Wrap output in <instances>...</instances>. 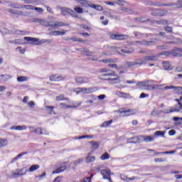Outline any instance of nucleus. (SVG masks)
Instances as JSON below:
<instances>
[{
	"mask_svg": "<svg viewBox=\"0 0 182 182\" xmlns=\"http://www.w3.org/2000/svg\"><path fill=\"white\" fill-rule=\"evenodd\" d=\"M166 32H168L170 33H173V27L171 26H166L165 27Z\"/></svg>",
	"mask_w": 182,
	"mask_h": 182,
	"instance_id": "nucleus-62",
	"label": "nucleus"
},
{
	"mask_svg": "<svg viewBox=\"0 0 182 182\" xmlns=\"http://www.w3.org/2000/svg\"><path fill=\"white\" fill-rule=\"evenodd\" d=\"M136 21L137 22H141L142 23L144 22H149V18H146V17H139V18H135Z\"/></svg>",
	"mask_w": 182,
	"mask_h": 182,
	"instance_id": "nucleus-43",
	"label": "nucleus"
},
{
	"mask_svg": "<svg viewBox=\"0 0 182 182\" xmlns=\"http://www.w3.org/2000/svg\"><path fill=\"white\" fill-rule=\"evenodd\" d=\"M36 133V134H42V129L40 127L36 128L35 130L31 131V133Z\"/></svg>",
	"mask_w": 182,
	"mask_h": 182,
	"instance_id": "nucleus-54",
	"label": "nucleus"
},
{
	"mask_svg": "<svg viewBox=\"0 0 182 182\" xmlns=\"http://www.w3.org/2000/svg\"><path fill=\"white\" fill-rule=\"evenodd\" d=\"M112 123H113V120H112V119L109 121L104 122L100 125V127H109L110 126V124H112Z\"/></svg>",
	"mask_w": 182,
	"mask_h": 182,
	"instance_id": "nucleus-41",
	"label": "nucleus"
},
{
	"mask_svg": "<svg viewBox=\"0 0 182 182\" xmlns=\"http://www.w3.org/2000/svg\"><path fill=\"white\" fill-rule=\"evenodd\" d=\"M157 42V39L152 38L150 41H136V43H141V45H146L147 46H151V45H154Z\"/></svg>",
	"mask_w": 182,
	"mask_h": 182,
	"instance_id": "nucleus-15",
	"label": "nucleus"
},
{
	"mask_svg": "<svg viewBox=\"0 0 182 182\" xmlns=\"http://www.w3.org/2000/svg\"><path fill=\"white\" fill-rule=\"evenodd\" d=\"M18 82H26L28 80V77L26 76H19L17 77Z\"/></svg>",
	"mask_w": 182,
	"mask_h": 182,
	"instance_id": "nucleus-49",
	"label": "nucleus"
},
{
	"mask_svg": "<svg viewBox=\"0 0 182 182\" xmlns=\"http://www.w3.org/2000/svg\"><path fill=\"white\" fill-rule=\"evenodd\" d=\"M9 43H13L14 45H19V43H21V40L15 39V40L9 41Z\"/></svg>",
	"mask_w": 182,
	"mask_h": 182,
	"instance_id": "nucleus-53",
	"label": "nucleus"
},
{
	"mask_svg": "<svg viewBox=\"0 0 182 182\" xmlns=\"http://www.w3.org/2000/svg\"><path fill=\"white\" fill-rule=\"evenodd\" d=\"M126 65L128 68H133V66H136L137 65H139V66H141V59H139V60H136V61H134V62H126Z\"/></svg>",
	"mask_w": 182,
	"mask_h": 182,
	"instance_id": "nucleus-18",
	"label": "nucleus"
},
{
	"mask_svg": "<svg viewBox=\"0 0 182 182\" xmlns=\"http://www.w3.org/2000/svg\"><path fill=\"white\" fill-rule=\"evenodd\" d=\"M50 80H51V82H60V80H65V77L58 75H53L50 76Z\"/></svg>",
	"mask_w": 182,
	"mask_h": 182,
	"instance_id": "nucleus-16",
	"label": "nucleus"
},
{
	"mask_svg": "<svg viewBox=\"0 0 182 182\" xmlns=\"http://www.w3.org/2000/svg\"><path fill=\"white\" fill-rule=\"evenodd\" d=\"M108 159H110V155H109L107 152H105L101 156V160H108Z\"/></svg>",
	"mask_w": 182,
	"mask_h": 182,
	"instance_id": "nucleus-50",
	"label": "nucleus"
},
{
	"mask_svg": "<svg viewBox=\"0 0 182 182\" xmlns=\"http://www.w3.org/2000/svg\"><path fill=\"white\" fill-rule=\"evenodd\" d=\"M150 60H157V55L145 56L141 59V65H146Z\"/></svg>",
	"mask_w": 182,
	"mask_h": 182,
	"instance_id": "nucleus-13",
	"label": "nucleus"
},
{
	"mask_svg": "<svg viewBox=\"0 0 182 182\" xmlns=\"http://www.w3.org/2000/svg\"><path fill=\"white\" fill-rule=\"evenodd\" d=\"M165 6H174L175 8H182V0H178L176 4H165Z\"/></svg>",
	"mask_w": 182,
	"mask_h": 182,
	"instance_id": "nucleus-23",
	"label": "nucleus"
},
{
	"mask_svg": "<svg viewBox=\"0 0 182 182\" xmlns=\"http://www.w3.org/2000/svg\"><path fill=\"white\" fill-rule=\"evenodd\" d=\"M122 117H126V116H130L132 114H136L135 109H127L119 111Z\"/></svg>",
	"mask_w": 182,
	"mask_h": 182,
	"instance_id": "nucleus-12",
	"label": "nucleus"
},
{
	"mask_svg": "<svg viewBox=\"0 0 182 182\" xmlns=\"http://www.w3.org/2000/svg\"><path fill=\"white\" fill-rule=\"evenodd\" d=\"M121 178L122 180H124L125 181H127V180H129V181H133V180H136V177L134 176L128 178L127 176H124V175H121Z\"/></svg>",
	"mask_w": 182,
	"mask_h": 182,
	"instance_id": "nucleus-44",
	"label": "nucleus"
},
{
	"mask_svg": "<svg viewBox=\"0 0 182 182\" xmlns=\"http://www.w3.org/2000/svg\"><path fill=\"white\" fill-rule=\"evenodd\" d=\"M90 6V8H92L93 9H95L96 11H103V7H102V6L100 5H97V4H92L88 5Z\"/></svg>",
	"mask_w": 182,
	"mask_h": 182,
	"instance_id": "nucleus-27",
	"label": "nucleus"
},
{
	"mask_svg": "<svg viewBox=\"0 0 182 182\" xmlns=\"http://www.w3.org/2000/svg\"><path fill=\"white\" fill-rule=\"evenodd\" d=\"M2 35H6V33H11V35H26L27 31L16 30V31H9L6 28H3L1 30Z\"/></svg>",
	"mask_w": 182,
	"mask_h": 182,
	"instance_id": "nucleus-3",
	"label": "nucleus"
},
{
	"mask_svg": "<svg viewBox=\"0 0 182 182\" xmlns=\"http://www.w3.org/2000/svg\"><path fill=\"white\" fill-rule=\"evenodd\" d=\"M25 4H31L32 5H38L39 2L38 0H23Z\"/></svg>",
	"mask_w": 182,
	"mask_h": 182,
	"instance_id": "nucleus-42",
	"label": "nucleus"
},
{
	"mask_svg": "<svg viewBox=\"0 0 182 182\" xmlns=\"http://www.w3.org/2000/svg\"><path fill=\"white\" fill-rule=\"evenodd\" d=\"M25 154H28V151L19 154L18 156H16L15 158L13 159V160L11 161V163H15L16 160H18V159H21V157H22L23 156H25Z\"/></svg>",
	"mask_w": 182,
	"mask_h": 182,
	"instance_id": "nucleus-35",
	"label": "nucleus"
},
{
	"mask_svg": "<svg viewBox=\"0 0 182 182\" xmlns=\"http://www.w3.org/2000/svg\"><path fill=\"white\" fill-rule=\"evenodd\" d=\"M90 144H91L92 150H96L99 149V143H97V141H92L90 142Z\"/></svg>",
	"mask_w": 182,
	"mask_h": 182,
	"instance_id": "nucleus-37",
	"label": "nucleus"
},
{
	"mask_svg": "<svg viewBox=\"0 0 182 182\" xmlns=\"http://www.w3.org/2000/svg\"><path fill=\"white\" fill-rule=\"evenodd\" d=\"M24 41L29 42L30 45H43L46 42L45 40L39 41L38 38L32 37H24Z\"/></svg>",
	"mask_w": 182,
	"mask_h": 182,
	"instance_id": "nucleus-4",
	"label": "nucleus"
},
{
	"mask_svg": "<svg viewBox=\"0 0 182 182\" xmlns=\"http://www.w3.org/2000/svg\"><path fill=\"white\" fill-rule=\"evenodd\" d=\"M46 26L58 29V28H62V26H69V23H63V21H48Z\"/></svg>",
	"mask_w": 182,
	"mask_h": 182,
	"instance_id": "nucleus-2",
	"label": "nucleus"
},
{
	"mask_svg": "<svg viewBox=\"0 0 182 182\" xmlns=\"http://www.w3.org/2000/svg\"><path fill=\"white\" fill-rule=\"evenodd\" d=\"M130 143H141V136H134L130 139Z\"/></svg>",
	"mask_w": 182,
	"mask_h": 182,
	"instance_id": "nucleus-25",
	"label": "nucleus"
},
{
	"mask_svg": "<svg viewBox=\"0 0 182 182\" xmlns=\"http://www.w3.org/2000/svg\"><path fill=\"white\" fill-rule=\"evenodd\" d=\"M156 23L158 25H167L168 23V21L167 20H160L157 21Z\"/></svg>",
	"mask_w": 182,
	"mask_h": 182,
	"instance_id": "nucleus-51",
	"label": "nucleus"
},
{
	"mask_svg": "<svg viewBox=\"0 0 182 182\" xmlns=\"http://www.w3.org/2000/svg\"><path fill=\"white\" fill-rule=\"evenodd\" d=\"M66 41H73V42H82V39L76 37L68 38Z\"/></svg>",
	"mask_w": 182,
	"mask_h": 182,
	"instance_id": "nucleus-48",
	"label": "nucleus"
},
{
	"mask_svg": "<svg viewBox=\"0 0 182 182\" xmlns=\"http://www.w3.org/2000/svg\"><path fill=\"white\" fill-rule=\"evenodd\" d=\"M134 35H135L136 38H147L148 36L147 34H143L139 31H134Z\"/></svg>",
	"mask_w": 182,
	"mask_h": 182,
	"instance_id": "nucleus-39",
	"label": "nucleus"
},
{
	"mask_svg": "<svg viewBox=\"0 0 182 182\" xmlns=\"http://www.w3.org/2000/svg\"><path fill=\"white\" fill-rule=\"evenodd\" d=\"M141 141H145V143H150L154 141V136H144L141 135Z\"/></svg>",
	"mask_w": 182,
	"mask_h": 182,
	"instance_id": "nucleus-19",
	"label": "nucleus"
},
{
	"mask_svg": "<svg viewBox=\"0 0 182 182\" xmlns=\"http://www.w3.org/2000/svg\"><path fill=\"white\" fill-rule=\"evenodd\" d=\"M157 49H160L161 50L167 49V46H157Z\"/></svg>",
	"mask_w": 182,
	"mask_h": 182,
	"instance_id": "nucleus-63",
	"label": "nucleus"
},
{
	"mask_svg": "<svg viewBox=\"0 0 182 182\" xmlns=\"http://www.w3.org/2000/svg\"><path fill=\"white\" fill-rule=\"evenodd\" d=\"M16 8L17 9H22L25 8L26 9H31V11H33L35 6L32 5H22V6H17Z\"/></svg>",
	"mask_w": 182,
	"mask_h": 182,
	"instance_id": "nucleus-33",
	"label": "nucleus"
},
{
	"mask_svg": "<svg viewBox=\"0 0 182 182\" xmlns=\"http://www.w3.org/2000/svg\"><path fill=\"white\" fill-rule=\"evenodd\" d=\"M60 9L61 14H62V15H63V16H66V15H68V14H69V15L73 16V18H77V16L76 15V13H75V11H73L68 7H60Z\"/></svg>",
	"mask_w": 182,
	"mask_h": 182,
	"instance_id": "nucleus-5",
	"label": "nucleus"
},
{
	"mask_svg": "<svg viewBox=\"0 0 182 182\" xmlns=\"http://www.w3.org/2000/svg\"><path fill=\"white\" fill-rule=\"evenodd\" d=\"M149 83H153V80H149L139 82L137 84V86H144L146 90H153V88L150 87V86H153V85H149Z\"/></svg>",
	"mask_w": 182,
	"mask_h": 182,
	"instance_id": "nucleus-9",
	"label": "nucleus"
},
{
	"mask_svg": "<svg viewBox=\"0 0 182 182\" xmlns=\"http://www.w3.org/2000/svg\"><path fill=\"white\" fill-rule=\"evenodd\" d=\"M82 54L84 55V56H92V52L89 51L88 49L83 48L81 50Z\"/></svg>",
	"mask_w": 182,
	"mask_h": 182,
	"instance_id": "nucleus-36",
	"label": "nucleus"
},
{
	"mask_svg": "<svg viewBox=\"0 0 182 182\" xmlns=\"http://www.w3.org/2000/svg\"><path fill=\"white\" fill-rule=\"evenodd\" d=\"M173 93L176 95H180L182 93V87H173Z\"/></svg>",
	"mask_w": 182,
	"mask_h": 182,
	"instance_id": "nucleus-38",
	"label": "nucleus"
},
{
	"mask_svg": "<svg viewBox=\"0 0 182 182\" xmlns=\"http://www.w3.org/2000/svg\"><path fill=\"white\" fill-rule=\"evenodd\" d=\"M100 173L105 180H108L109 182H113L112 181V177H110V175L112 174L110 173V170H101Z\"/></svg>",
	"mask_w": 182,
	"mask_h": 182,
	"instance_id": "nucleus-7",
	"label": "nucleus"
},
{
	"mask_svg": "<svg viewBox=\"0 0 182 182\" xmlns=\"http://www.w3.org/2000/svg\"><path fill=\"white\" fill-rule=\"evenodd\" d=\"M110 39L115 41H125L129 39V36L127 35H119V34H109Z\"/></svg>",
	"mask_w": 182,
	"mask_h": 182,
	"instance_id": "nucleus-6",
	"label": "nucleus"
},
{
	"mask_svg": "<svg viewBox=\"0 0 182 182\" xmlns=\"http://www.w3.org/2000/svg\"><path fill=\"white\" fill-rule=\"evenodd\" d=\"M33 22H36V23H40V25H42L43 26H46V20L42 18H33Z\"/></svg>",
	"mask_w": 182,
	"mask_h": 182,
	"instance_id": "nucleus-22",
	"label": "nucleus"
},
{
	"mask_svg": "<svg viewBox=\"0 0 182 182\" xmlns=\"http://www.w3.org/2000/svg\"><path fill=\"white\" fill-rule=\"evenodd\" d=\"M99 72L100 73H104L102 76H114V78H108L107 80H111L112 82H114V83H120L122 82L120 77L116 74V72L112 71L107 68H101L99 70Z\"/></svg>",
	"mask_w": 182,
	"mask_h": 182,
	"instance_id": "nucleus-1",
	"label": "nucleus"
},
{
	"mask_svg": "<svg viewBox=\"0 0 182 182\" xmlns=\"http://www.w3.org/2000/svg\"><path fill=\"white\" fill-rule=\"evenodd\" d=\"M33 10L36 11L38 14H43V9L39 7H34Z\"/></svg>",
	"mask_w": 182,
	"mask_h": 182,
	"instance_id": "nucleus-60",
	"label": "nucleus"
},
{
	"mask_svg": "<svg viewBox=\"0 0 182 182\" xmlns=\"http://www.w3.org/2000/svg\"><path fill=\"white\" fill-rule=\"evenodd\" d=\"M174 112H177V110L176 109L168 108V109H165L164 110H161L159 111V113H165V114H167L168 113H173Z\"/></svg>",
	"mask_w": 182,
	"mask_h": 182,
	"instance_id": "nucleus-32",
	"label": "nucleus"
},
{
	"mask_svg": "<svg viewBox=\"0 0 182 182\" xmlns=\"http://www.w3.org/2000/svg\"><path fill=\"white\" fill-rule=\"evenodd\" d=\"M75 80L77 85H82L83 83H89V78L87 77H76Z\"/></svg>",
	"mask_w": 182,
	"mask_h": 182,
	"instance_id": "nucleus-14",
	"label": "nucleus"
},
{
	"mask_svg": "<svg viewBox=\"0 0 182 182\" xmlns=\"http://www.w3.org/2000/svg\"><path fill=\"white\" fill-rule=\"evenodd\" d=\"M28 129V127L26 125H23V126H13L11 127V130H26Z\"/></svg>",
	"mask_w": 182,
	"mask_h": 182,
	"instance_id": "nucleus-24",
	"label": "nucleus"
},
{
	"mask_svg": "<svg viewBox=\"0 0 182 182\" xmlns=\"http://www.w3.org/2000/svg\"><path fill=\"white\" fill-rule=\"evenodd\" d=\"M168 134L169 136H174V134H176V130L174 129H171L168 132Z\"/></svg>",
	"mask_w": 182,
	"mask_h": 182,
	"instance_id": "nucleus-64",
	"label": "nucleus"
},
{
	"mask_svg": "<svg viewBox=\"0 0 182 182\" xmlns=\"http://www.w3.org/2000/svg\"><path fill=\"white\" fill-rule=\"evenodd\" d=\"M104 15L108 16V18H111L112 19H120V17L116 15V11L113 10L105 11Z\"/></svg>",
	"mask_w": 182,
	"mask_h": 182,
	"instance_id": "nucleus-10",
	"label": "nucleus"
},
{
	"mask_svg": "<svg viewBox=\"0 0 182 182\" xmlns=\"http://www.w3.org/2000/svg\"><path fill=\"white\" fill-rule=\"evenodd\" d=\"M164 68L165 70H168L170 69V63L167 61L164 62Z\"/></svg>",
	"mask_w": 182,
	"mask_h": 182,
	"instance_id": "nucleus-56",
	"label": "nucleus"
},
{
	"mask_svg": "<svg viewBox=\"0 0 182 182\" xmlns=\"http://www.w3.org/2000/svg\"><path fill=\"white\" fill-rule=\"evenodd\" d=\"M28 173V171L26 170V168H18L16 170V172L13 171L12 175L13 177H16V176H25Z\"/></svg>",
	"mask_w": 182,
	"mask_h": 182,
	"instance_id": "nucleus-11",
	"label": "nucleus"
},
{
	"mask_svg": "<svg viewBox=\"0 0 182 182\" xmlns=\"http://www.w3.org/2000/svg\"><path fill=\"white\" fill-rule=\"evenodd\" d=\"M165 132H161V131H156L154 133V136H162L164 137Z\"/></svg>",
	"mask_w": 182,
	"mask_h": 182,
	"instance_id": "nucleus-52",
	"label": "nucleus"
},
{
	"mask_svg": "<svg viewBox=\"0 0 182 182\" xmlns=\"http://www.w3.org/2000/svg\"><path fill=\"white\" fill-rule=\"evenodd\" d=\"M121 52L122 53H127L128 55H129L130 53H133V50H127L126 48L122 49Z\"/></svg>",
	"mask_w": 182,
	"mask_h": 182,
	"instance_id": "nucleus-55",
	"label": "nucleus"
},
{
	"mask_svg": "<svg viewBox=\"0 0 182 182\" xmlns=\"http://www.w3.org/2000/svg\"><path fill=\"white\" fill-rule=\"evenodd\" d=\"M116 95L117 96H119V97H124V96H127V94H126L124 92H117Z\"/></svg>",
	"mask_w": 182,
	"mask_h": 182,
	"instance_id": "nucleus-61",
	"label": "nucleus"
},
{
	"mask_svg": "<svg viewBox=\"0 0 182 182\" xmlns=\"http://www.w3.org/2000/svg\"><path fill=\"white\" fill-rule=\"evenodd\" d=\"M56 100L60 101V100H68V97H65L63 95H58L56 97Z\"/></svg>",
	"mask_w": 182,
	"mask_h": 182,
	"instance_id": "nucleus-57",
	"label": "nucleus"
},
{
	"mask_svg": "<svg viewBox=\"0 0 182 182\" xmlns=\"http://www.w3.org/2000/svg\"><path fill=\"white\" fill-rule=\"evenodd\" d=\"M96 160V158L95 156H90V154H88L87 156L85 159L86 163H93Z\"/></svg>",
	"mask_w": 182,
	"mask_h": 182,
	"instance_id": "nucleus-34",
	"label": "nucleus"
},
{
	"mask_svg": "<svg viewBox=\"0 0 182 182\" xmlns=\"http://www.w3.org/2000/svg\"><path fill=\"white\" fill-rule=\"evenodd\" d=\"M170 55V50L169 51H163L161 53H159V56H168Z\"/></svg>",
	"mask_w": 182,
	"mask_h": 182,
	"instance_id": "nucleus-59",
	"label": "nucleus"
},
{
	"mask_svg": "<svg viewBox=\"0 0 182 182\" xmlns=\"http://www.w3.org/2000/svg\"><path fill=\"white\" fill-rule=\"evenodd\" d=\"M100 62H102V63H116V62H117V60L113 58H107L102 59L100 60Z\"/></svg>",
	"mask_w": 182,
	"mask_h": 182,
	"instance_id": "nucleus-29",
	"label": "nucleus"
},
{
	"mask_svg": "<svg viewBox=\"0 0 182 182\" xmlns=\"http://www.w3.org/2000/svg\"><path fill=\"white\" fill-rule=\"evenodd\" d=\"M74 11L77 12V14H83V9L80 6H75Z\"/></svg>",
	"mask_w": 182,
	"mask_h": 182,
	"instance_id": "nucleus-47",
	"label": "nucleus"
},
{
	"mask_svg": "<svg viewBox=\"0 0 182 182\" xmlns=\"http://www.w3.org/2000/svg\"><path fill=\"white\" fill-rule=\"evenodd\" d=\"M75 1H76V2H79L81 6H85V8H87L89 5H92V3H89L87 0H75Z\"/></svg>",
	"mask_w": 182,
	"mask_h": 182,
	"instance_id": "nucleus-26",
	"label": "nucleus"
},
{
	"mask_svg": "<svg viewBox=\"0 0 182 182\" xmlns=\"http://www.w3.org/2000/svg\"><path fill=\"white\" fill-rule=\"evenodd\" d=\"M9 12L10 14H13L14 15H21V16H25L27 15V13L22 12L21 11H18L16 9H9Z\"/></svg>",
	"mask_w": 182,
	"mask_h": 182,
	"instance_id": "nucleus-20",
	"label": "nucleus"
},
{
	"mask_svg": "<svg viewBox=\"0 0 182 182\" xmlns=\"http://www.w3.org/2000/svg\"><path fill=\"white\" fill-rule=\"evenodd\" d=\"M148 5H151V6H166V4L163 3L153 1H149Z\"/></svg>",
	"mask_w": 182,
	"mask_h": 182,
	"instance_id": "nucleus-31",
	"label": "nucleus"
},
{
	"mask_svg": "<svg viewBox=\"0 0 182 182\" xmlns=\"http://www.w3.org/2000/svg\"><path fill=\"white\" fill-rule=\"evenodd\" d=\"M66 168H68L66 163H63V165H60L56 170L53 171V174H58L59 173H62V171H65Z\"/></svg>",
	"mask_w": 182,
	"mask_h": 182,
	"instance_id": "nucleus-17",
	"label": "nucleus"
},
{
	"mask_svg": "<svg viewBox=\"0 0 182 182\" xmlns=\"http://www.w3.org/2000/svg\"><path fill=\"white\" fill-rule=\"evenodd\" d=\"M39 168V165L38 164H35V165H32L29 169H28V171L30 173H32L33 171H36V170H38Z\"/></svg>",
	"mask_w": 182,
	"mask_h": 182,
	"instance_id": "nucleus-40",
	"label": "nucleus"
},
{
	"mask_svg": "<svg viewBox=\"0 0 182 182\" xmlns=\"http://www.w3.org/2000/svg\"><path fill=\"white\" fill-rule=\"evenodd\" d=\"M80 90V92H82V93H86V94H89V93H93V92H96V90L95 89V87H89V88H78Z\"/></svg>",
	"mask_w": 182,
	"mask_h": 182,
	"instance_id": "nucleus-21",
	"label": "nucleus"
},
{
	"mask_svg": "<svg viewBox=\"0 0 182 182\" xmlns=\"http://www.w3.org/2000/svg\"><path fill=\"white\" fill-rule=\"evenodd\" d=\"M11 77L9 75H0V82H6V80H9Z\"/></svg>",
	"mask_w": 182,
	"mask_h": 182,
	"instance_id": "nucleus-30",
	"label": "nucleus"
},
{
	"mask_svg": "<svg viewBox=\"0 0 182 182\" xmlns=\"http://www.w3.org/2000/svg\"><path fill=\"white\" fill-rule=\"evenodd\" d=\"M169 55H172L174 57L180 56V54L177 53L174 50H169Z\"/></svg>",
	"mask_w": 182,
	"mask_h": 182,
	"instance_id": "nucleus-58",
	"label": "nucleus"
},
{
	"mask_svg": "<svg viewBox=\"0 0 182 182\" xmlns=\"http://www.w3.org/2000/svg\"><path fill=\"white\" fill-rule=\"evenodd\" d=\"M93 137H94L93 135H83L77 138H75V140H80L82 139H93Z\"/></svg>",
	"mask_w": 182,
	"mask_h": 182,
	"instance_id": "nucleus-45",
	"label": "nucleus"
},
{
	"mask_svg": "<svg viewBox=\"0 0 182 182\" xmlns=\"http://www.w3.org/2000/svg\"><path fill=\"white\" fill-rule=\"evenodd\" d=\"M53 109H55L54 107L47 106L46 107V112H47L48 114H52L53 116H55V114H56V113L55 112Z\"/></svg>",
	"mask_w": 182,
	"mask_h": 182,
	"instance_id": "nucleus-28",
	"label": "nucleus"
},
{
	"mask_svg": "<svg viewBox=\"0 0 182 182\" xmlns=\"http://www.w3.org/2000/svg\"><path fill=\"white\" fill-rule=\"evenodd\" d=\"M66 32H68V30L63 31H51L50 29H48V35H50L51 36H59L62 35H65Z\"/></svg>",
	"mask_w": 182,
	"mask_h": 182,
	"instance_id": "nucleus-8",
	"label": "nucleus"
},
{
	"mask_svg": "<svg viewBox=\"0 0 182 182\" xmlns=\"http://www.w3.org/2000/svg\"><path fill=\"white\" fill-rule=\"evenodd\" d=\"M8 145V140L0 139V147H5V146Z\"/></svg>",
	"mask_w": 182,
	"mask_h": 182,
	"instance_id": "nucleus-46",
	"label": "nucleus"
}]
</instances>
